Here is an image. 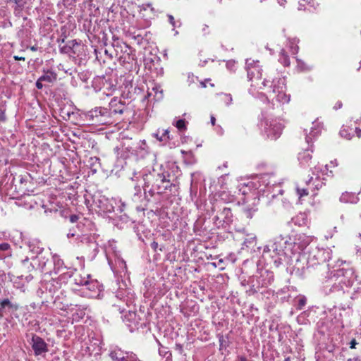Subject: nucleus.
I'll return each instance as SVG.
<instances>
[{"label": "nucleus", "mask_w": 361, "mask_h": 361, "mask_svg": "<svg viewBox=\"0 0 361 361\" xmlns=\"http://www.w3.org/2000/svg\"><path fill=\"white\" fill-rule=\"evenodd\" d=\"M246 69L247 78L252 81V86L262 89L268 86L269 98L273 102V105H276V102L279 105L287 104L290 101V94H286V86L285 78H273L271 81L265 78L262 80V68L258 61L247 59L246 61Z\"/></svg>", "instance_id": "f257e3e1"}, {"label": "nucleus", "mask_w": 361, "mask_h": 361, "mask_svg": "<svg viewBox=\"0 0 361 361\" xmlns=\"http://www.w3.org/2000/svg\"><path fill=\"white\" fill-rule=\"evenodd\" d=\"M293 249L291 238L280 235L264 247L263 255L273 258L274 263L279 267L282 263L283 257L291 258L294 255Z\"/></svg>", "instance_id": "f03ea898"}, {"label": "nucleus", "mask_w": 361, "mask_h": 361, "mask_svg": "<svg viewBox=\"0 0 361 361\" xmlns=\"http://www.w3.org/2000/svg\"><path fill=\"white\" fill-rule=\"evenodd\" d=\"M329 250L319 247L312 248L307 257H300L295 264V269L298 271L301 270V272L304 273L305 269H308L329 260L331 258Z\"/></svg>", "instance_id": "7ed1b4c3"}, {"label": "nucleus", "mask_w": 361, "mask_h": 361, "mask_svg": "<svg viewBox=\"0 0 361 361\" xmlns=\"http://www.w3.org/2000/svg\"><path fill=\"white\" fill-rule=\"evenodd\" d=\"M169 174L168 172L157 171L153 169L152 173L145 174L143 176L145 182L144 189L152 185L154 189L157 190L158 193H162L171 185L170 180L168 178Z\"/></svg>", "instance_id": "20e7f679"}, {"label": "nucleus", "mask_w": 361, "mask_h": 361, "mask_svg": "<svg viewBox=\"0 0 361 361\" xmlns=\"http://www.w3.org/2000/svg\"><path fill=\"white\" fill-rule=\"evenodd\" d=\"M274 281V274L267 270L262 271L259 276H252L249 279L250 284V291L257 293L262 287L270 285Z\"/></svg>", "instance_id": "39448f33"}, {"label": "nucleus", "mask_w": 361, "mask_h": 361, "mask_svg": "<svg viewBox=\"0 0 361 361\" xmlns=\"http://www.w3.org/2000/svg\"><path fill=\"white\" fill-rule=\"evenodd\" d=\"M331 272L336 277L334 280L338 281V283L343 285V287H351L356 279L353 269L341 268L333 270Z\"/></svg>", "instance_id": "423d86ee"}, {"label": "nucleus", "mask_w": 361, "mask_h": 361, "mask_svg": "<svg viewBox=\"0 0 361 361\" xmlns=\"http://www.w3.org/2000/svg\"><path fill=\"white\" fill-rule=\"evenodd\" d=\"M92 122L97 124H108L111 123V112L106 108L97 107L90 111L88 114Z\"/></svg>", "instance_id": "0eeeda50"}, {"label": "nucleus", "mask_w": 361, "mask_h": 361, "mask_svg": "<svg viewBox=\"0 0 361 361\" xmlns=\"http://www.w3.org/2000/svg\"><path fill=\"white\" fill-rule=\"evenodd\" d=\"M135 143L131 138L123 137L119 145L114 148V152L118 157L127 159L135 152Z\"/></svg>", "instance_id": "6e6552de"}, {"label": "nucleus", "mask_w": 361, "mask_h": 361, "mask_svg": "<svg viewBox=\"0 0 361 361\" xmlns=\"http://www.w3.org/2000/svg\"><path fill=\"white\" fill-rule=\"evenodd\" d=\"M336 279L335 276L331 271L326 277L325 281L323 282L322 290L325 295H329L331 293H336L343 292L344 287L338 281L334 280Z\"/></svg>", "instance_id": "1a4fd4ad"}, {"label": "nucleus", "mask_w": 361, "mask_h": 361, "mask_svg": "<svg viewBox=\"0 0 361 361\" xmlns=\"http://www.w3.org/2000/svg\"><path fill=\"white\" fill-rule=\"evenodd\" d=\"M262 126H264V131L267 137L273 140L280 136L283 128L282 125L276 120H265L262 122Z\"/></svg>", "instance_id": "9d476101"}, {"label": "nucleus", "mask_w": 361, "mask_h": 361, "mask_svg": "<svg viewBox=\"0 0 361 361\" xmlns=\"http://www.w3.org/2000/svg\"><path fill=\"white\" fill-rule=\"evenodd\" d=\"M94 202L101 212L111 213L115 211L114 204H116V199L109 200L104 195H99L94 198Z\"/></svg>", "instance_id": "9b49d317"}, {"label": "nucleus", "mask_w": 361, "mask_h": 361, "mask_svg": "<svg viewBox=\"0 0 361 361\" xmlns=\"http://www.w3.org/2000/svg\"><path fill=\"white\" fill-rule=\"evenodd\" d=\"M311 242V238L305 234L296 235L294 241H292L293 255L303 250Z\"/></svg>", "instance_id": "f8f14e48"}, {"label": "nucleus", "mask_w": 361, "mask_h": 361, "mask_svg": "<svg viewBox=\"0 0 361 361\" xmlns=\"http://www.w3.org/2000/svg\"><path fill=\"white\" fill-rule=\"evenodd\" d=\"M31 259H32V262H30L27 266V269L29 271H32L35 269H39L42 271H49L47 269H46L47 263L48 262L49 259L45 255L41 254L39 256H32Z\"/></svg>", "instance_id": "ddd939ff"}, {"label": "nucleus", "mask_w": 361, "mask_h": 361, "mask_svg": "<svg viewBox=\"0 0 361 361\" xmlns=\"http://www.w3.org/2000/svg\"><path fill=\"white\" fill-rule=\"evenodd\" d=\"M122 319L130 331H133L135 329L138 328L140 319L135 312L128 311L122 317Z\"/></svg>", "instance_id": "4468645a"}, {"label": "nucleus", "mask_w": 361, "mask_h": 361, "mask_svg": "<svg viewBox=\"0 0 361 361\" xmlns=\"http://www.w3.org/2000/svg\"><path fill=\"white\" fill-rule=\"evenodd\" d=\"M32 348L35 352V355H42L48 350L47 343L42 338L37 336H32Z\"/></svg>", "instance_id": "2eb2a0df"}, {"label": "nucleus", "mask_w": 361, "mask_h": 361, "mask_svg": "<svg viewBox=\"0 0 361 361\" xmlns=\"http://www.w3.org/2000/svg\"><path fill=\"white\" fill-rule=\"evenodd\" d=\"M83 290L88 291L86 293L87 297L95 298L99 295L101 289L97 281L90 279L86 286L83 287Z\"/></svg>", "instance_id": "dca6fc26"}, {"label": "nucleus", "mask_w": 361, "mask_h": 361, "mask_svg": "<svg viewBox=\"0 0 361 361\" xmlns=\"http://www.w3.org/2000/svg\"><path fill=\"white\" fill-rule=\"evenodd\" d=\"M125 104L116 97L113 98L109 102V111L111 112V116L116 114H122L125 111Z\"/></svg>", "instance_id": "f3484780"}, {"label": "nucleus", "mask_w": 361, "mask_h": 361, "mask_svg": "<svg viewBox=\"0 0 361 361\" xmlns=\"http://www.w3.org/2000/svg\"><path fill=\"white\" fill-rule=\"evenodd\" d=\"M312 127L311 128V130L309 135H306V142L309 144L312 141V138L317 136L322 129V124L318 121L316 120L312 122Z\"/></svg>", "instance_id": "a211bd4d"}, {"label": "nucleus", "mask_w": 361, "mask_h": 361, "mask_svg": "<svg viewBox=\"0 0 361 361\" xmlns=\"http://www.w3.org/2000/svg\"><path fill=\"white\" fill-rule=\"evenodd\" d=\"M311 159L312 155L310 154V149H306L302 152H300L298 154V160L300 161V164L303 167L310 166Z\"/></svg>", "instance_id": "6ab92c4d"}, {"label": "nucleus", "mask_w": 361, "mask_h": 361, "mask_svg": "<svg viewBox=\"0 0 361 361\" xmlns=\"http://www.w3.org/2000/svg\"><path fill=\"white\" fill-rule=\"evenodd\" d=\"M308 188L314 190H319L324 185V182L319 178H313L310 177L309 180L306 182Z\"/></svg>", "instance_id": "aec40b11"}, {"label": "nucleus", "mask_w": 361, "mask_h": 361, "mask_svg": "<svg viewBox=\"0 0 361 361\" xmlns=\"http://www.w3.org/2000/svg\"><path fill=\"white\" fill-rule=\"evenodd\" d=\"M359 198L357 195L353 192H343L340 197V201L343 203L355 204L358 202Z\"/></svg>", "instance_id": "412c9836"}, {"label": "nucleus", "mask_w": 361, "mask_h": 361, "mask_svg": "<svg viewBox=\"0 0 361 361\" xmlns=\"http://www.w3.org/2000/svg\"><path fill=\"white\" fill-rule=\"evenodd\" d=\"M126 351L122 350L120 348L116 346L109 352V357L112 361H121Z\"/></svg>", "instance_id": "4be33fe9"}, {"label": "nucleus", "mask_w": 361, "mask_h": 361, "mask_svg": "<svg viewBox=\"0 0 361 361\" xmlns=\"http://www.w3.org/2000/svg\"><path fill=\"white\" fill-rule=\"evenodd\" d=\"M40 80L47 83H51L54 82L57 78V75L52 71H44V74L39 77Z\"/></svg>", "instance_id": "5701e85b"}, {"label": "nucleus", "mask_w": 361, "mask_h": 361, "mask_svg": "<svg viewBox=\"0 0 361 361\" xmlns=\"http://www.w3.org/2000/svg\"><path fill=\"white\" fill-rule=\"evenodd\" d=\"M153 135L160 142H166L170 139L169 131L166 129H158Z\"/></svg>", "instance_id": "b1692460"}, {"label": "nucleus", "mask_w": 361, "mask_h": 361, "mask_svg": "<svg viewBox=\"0 0 361 361\" xmlns=\"http://www.w3.org/2000/svg\"><path fill=\"white\" fill-rule=\"evenodd\" d=\"M28 246L30 252L33 255H36V256L40 255L44 250V248L41 247L40 244L36 241L30 242Z\"/></svg>", "instance_id": "393cba45"}, {"label": "nucleus", "mask_w": 361, "mask_h": 361, "mask_svg": "<svg viewBox=\"0 0 361 361\" xmlns=\"http://www.w3.org/2000/svg\"><path fill=\"white\" fill-rule=\"evenodd\" d=\"M90 280V275L87 274H77L74 276L75 283L84 287Z\"/></svg>", "instance_id": "a878e982"}, {"label": "nucleus", "mask_w": 361, "mask_h": 361, "mask_svg": "<svg viewBox=\"0 0 361 361\" xmlns=\"http://www.w3.org/2000/svg\"><path fill=\"white\" fill-rule=\"evenodd\" d=\"M53 259V263H54V271L55 274H57L59 271H60L63 267V262L60 258V257L55 254L52 256Z\"/></svg>", "instance_id": "bb28decb"}, {"label": "nucleus", "mask_w": 361, "mask_h": 361, "mask_svg": "<svg viewBox=\"0 0 361 361\" xmlns=\"http://www.w3.org/2000/svg\"><path fill=\"white\" fill-rule=\"evenodd\" d=\"M220 215L223 219L224 223L229 224L230 223L232 222L233 214L231 209L226 207L224 208Z\"/></svg>", "instance_id": "cd10ccee"}, {"label": "nucleus", "mask_w": 361, "mask_h": 361, "mask_svg": "<svg viewBox=\"0 0 361 361\" xmlns=\"http://www.w3.org/2000/svg\"><path fill=\"white\" fill-rule=\"evenodd\" d=\"M273 176L269 174H264L260 178V183L264 185L266 188L274 185L276 181L275 180H271Z\"/></svg>", "instance_id": "c85d7f7f"}, {"label": "nucleus", "mask_w": 361, "mask_h": 361, "mask_svg": "<svg viewBox=\"0 0 361 361\" xmlns=\"http://www.w3.org/2000/svg\"><path fill=\"white\" fill-rule=\"evenodd\" d=\"M297 61V66L296 68L300 72H307L312 70V67L308 64H307L303 61L296 59Z\"/></svg>", "instance_id": "c756f323"}, {"label": "nucleus", "mask_w": 361, "mask_h": 361, "mask_svg": "<svg viewBox=\"0 0 361 361\" xmlns=\"http://www.w3.org/2000/svg\"><path fill=\"white\" fill-rule=\"evenodd\" d=\"M299 40L296 38L289 39L288 46L290 51L292 54H296L298 52L299 47L298 46Z\"/></svg>", "instance_id": "7c9ffc66"}, {"label": "nucleus", "mask_w": 361, "mask_h": 361, "mask_svg": "<svg viewBox=\"0 0 361 361\" xmlns=\"http://www.w3.org/2000/svg\"><path fill=\"white\" fill-rule=\"evenodd\" d=\"M279 61L283 64L284 66H288L290 65V60L288 56L286 54L285 51L283 49L281 50Z\"/></svg>", "instance_id": "2f4dec72"}, {"label": "nucleus", "mask_w": 361, "mask_h": 361, "mask_svg": "<svg viewBox=\"0 0 361 361\" xmlns=\"http://www.w3.org/2000/svg\"><path fill=\"white\" fill-rule=\"evenodd\" d=\"M340 135L341 137L350 140L353 137V130L352 129H348L346 126H343L341 130H340Z\"/></svg>", "instance_id": "473e14b6"}, {"label": "nucleus", "mask_w": 361, "mask_h": 361, "mask_svg": "<svg viewBox=\"0 0 361 361\" xmlns=\"http://www.w3.org/2000/svg\"><path fill=\"white\" fill-rule=\"evenodd\" d=\"M257 209L254 207H245L243 209L244 214L247 219H252Z\"/></svg>", "instance_id": "72a5a7b5"}, {"label": "nucleus", "mask_w": 361, "mask_h": 361, "mask_svg": "<svg viewBox=\"0 0 361 361\" xmlns=\"http://www.w3.org/2000/svg\"><path fill=\"white\" fill-rule=\"evenodd\" d=\"M114 207L115 209H116L119 212H122L124 211L126 204L123 202L121 200H116V204H115Z\"/></svg>", "instance_id": "f704fd0d"}, {"label": "nucleus", "mask_w": 361, "mask_h": 361, "mask_svg": "<svg viewBox=\"0 0 361 361\" xmlns=\"http://www.w3.org/2000/svg\"><path fill=\"white\" fill-rule=\"evenodd\" d=\"M306 302H307V299L305 296H303V295L299 296L297 308L299 310H302L306 305Z\"/></svg>", "instance_id": "c9c22d12"}, {"label": "nucleus", "mask_w": 361, "mask_h": 361, "mask_svg": "<svg viewBox=\"0 0 361 361\" xmlns=\"http://www.w3.org/2000/svg\"><path fill=\"white\" fill-rule=\"evenodd\" d=\"M222 101L226 104L230 105L232 103L233 99L230 94H221Z\"/></svg>", "instance_id": "e433bc0d"}, {"label": "nucleus", "mask_w": 361, "mask_h": 361, "mask_svg": "<svg viewBox=\"0 0 361 361\" xmlns=\"http://www.w3.org/2000/svg\"><path fill=\"white\" fill-rule=\"evenodd\" d=\"M10 307L11 308L13 307L11 302L8 299H4L0 302V311H1L5 307Z\"/></svg>", "instance_id": "4c0bfd02"}, {"label": "nucleus", "mask_w": 361, "mask_h": 361, "mask_svg": "<svg viewBox=\"0 0 361 361\" xmlns=\"http://www.w3.org/2000/svg\"><path fill=\"white\" fill-rule=\"evenodd\" d=\"M256 237L255 235H248V238H245L243 242V245L249 247L250 245L253 244L255 242Z\"/></svg>", "instance_id": "58836bf2"}, {"label": "nucleus", "mask_w": 361, "mask_h": 361, "mask_svg": "<svg viewBox=\"0 0 361 361\" xmlns=\"http://www.w3.org/2000/svg\"><path fill=\"white\" fill-rule=\"evenodd\" d=\"M296 191L299 198L307 196L308 195L307 189L306 188H300L299 187H297Z\"/></svg>", "instance_id": "ea45409f"}, {"label": "nucleus", "mask_w": 361, "mask_h": 361, "mask_svg": "<svg viewBox=\"0 0 361 361\" xmlns=\"http://www.w3.org/2000/svg\"><path fill=\"white\" fill-rule=\"evenodd\" d=\"M157 343H158L159 345L160 346L159 348V354L162 357L166 356V355L168 353H169V352L167 350V348L162 346L159 341H157Z\"/></svg>", "instance_id": "a19ab883"}, {"label": "nucleus", "mask_w": 361, "mask_h": 361, "mask_svg": "<svg viewBox=\"0 0 361 361\" xmlns=\"http://www.w3.org/2000/svg\"><path fill=\"white\" fill-rule=\"evenodd\" d=\"M176 126L179 130H184L186 128L185 122L183 119L177 121Z\"/></svg>", "instance_id": "79ce46f5"}, {"label": "nucleus", "mask_w": 361, "mask_h": 361, "mask_svg": "<svg viewBox=\"0 0 361 361\" xmlns=\"http://www.w3.org/2000/svg\"><path fill=\"white\" fill-rule=\"evenodd\" d=\"M135 192L134 194V200H137L141 197V187L140 185H135Z\"/></svg>", "instance_id": "37998d69"}, {"label": "nucleus", "mask_w": 361, "mask_h": 361, "mask_svg": "<svg viewBox=\"0 0 361 361\" xmlns=\"http://www.w3.org/2000/svg\"><path fill=\"white\" fill-rule=\"evenodd\" d=\"M85 312L83 310H80V312H73V319L78 321L79 319H81L84 317Z\"/></svg>", "instance_id": "c03bdc74"}, {"label": "nucleus", "mask_w": 361, "mask_h": 361, "mask_svg": "<svg viewBox=\"0 0 361 361\" xmlns=\"http://www.w3.org/2000/svg\"><path fill=\"white\" fill-rule=\"evenodd\" d=\"M77 307V305H67L66 306H63V307H61V309L62 310H64V311H67L68 312H73L74 310H76V308Z\"/></svg>", "instance_id": "a18cd8bd"}, {"label": "nucleus", "mask_w": 361, "mask_h": 361, "mask_svg": "<svg viewBox=\"0 0 361 361\" xmlns=\"http://www.w3.org/2000/svg\"><path fill=\"white\" fill-rule=\"evenodd\" d=\"M337 165H338V163H337V161H336V160L331 161L330 162V164H329V165L326 164V165L324 166V168H325V171H328V170H329V166H331V167H335V166H336Z\"/></svg>", "instance_id": "49530a36"}, {"label": "nucleus", "mask_w": 361, "mask_h": 361, "mask_svg": "<svg viewBox=\"0 0 361 361\" xmlns=\"http://www.w3.org/2000/svg\"><path fill=\"white\" fill-rule=\"evenodd\" d=\"M168 18H169V21L170 24L173 27H175L176 26V22H175V19H174L173 16H171V15H169Z\"/></svg>", "instance_id": "de8ad7c7"}, {"label": "nucleus", "mask_w": 361, "mask_h": 361, "mask_svg": "<svg viewBox=\"0 0 361 361\" xmlns=\"http://www.w3.org/2000/svg\"><path fill=\"white\" fill-rule=\"evenodd\" d=\"M78 219H79V216L78 215L73 214L70 216V221L71 223H75L78 220Z\"/></svg>", "instance_id": "09e8293b"}, {"label": "nucleus", "mask_w": 361, "mask_h": 361, "mask_svg": "<svg viewBox=\"0 0 361 361\" xmlns=\"http://www.w3.org/2000/svg\"><path fill=\"white\" fill-rule=\"evenodd\" d=\"M42 80H40V78H39L36 82V87L37 89L41 90L43 87Z\"/></svg>", "instance_id": "8fccbe9b"}, {"label": "nucleus", "mask_w": 361, "mask_h": 361, "mask_svg": "<svg viewBox=\"0 0 361 361\" xmlns=\"http://www.w3.org/2000/svg\"><path fill=\"white\" fill-rule=\"evenodd\" d=\"M8 248H9V245L8 243L0 244V250H7Z\"/></svg>", "instance_id": "3c124183"}, {"label": "nucleus", "mask_w": 361, "mask_h": 361, "mask_svg": "<svg viewBox=\"0 0 361 361\" xmlns=\"http://www.w3.org/2000/svg\"><path fill=\"white\" fill-rule=\"evenodd\" d=\"M20 179V182L21 183H23L24 182H26L27 180V178H28V176L27 175H25V176H20L18 177Z\"/></svg>", "instance_id": "603ef678"}, {"label": "nucleus", "mask_w": 361, "mask_h": 361, "mask_svg": "<svg viewBox=\"0 0 361 361\" xmlns=\"http://www.w3.org/2000/svg\"><path fill=\"white\" fill-rule=\"evenodd\" d=\"M357 343L356 342V340H355V339H353V340L350 342V343H349V345H350V348L351 349H354V348H355V346H356V345H357Z\"/></svg>", "instance_id": "864d4df0"}, {"label": "nucleus", "mask_w": 361, "mask_h": 361, "mask_svg": "<svg viewBox=\"0 0 361 361\" xmlns=\"http://www.w3.org/2000/svg\"><path fill=\"white\" fill-rule=\"evenodd\" d=\"M75 236H78V234L75 232H72L71 230H70V231L67 233V238H72V237H75Z\"/></svg>", "instance_id": "5fc2aeb1"}, {"label": "nucleus", "mask_w": 361, "mask_h": 361, "mask_svg": "<svg viewBox=\"0 0 361 361\" xmlns=\"http://www.w3.org/2000/svg\"><path fill=\"white\" fill-rule=\"evenodd\" d=\"M151 247L154 250L156 251L157 249L158 248V243L155 241H153L152 243H151Z\"/></svg>", "instance_id": "6e6d98bb"}, {"label": "nucleus", "mask_w": 361, "mask_h": 361, "mask_svg": "<svg viewBox=\"0 0 361 361\" xmlns=\"http://www.w3.org/2000/svg\"><path fill=\"white\" fill-rule=\"evenodd\" d=\"M28 262H29V257H26L24 259L22 260V264L24 266H26L28 264Z\"/></svg>", "instance_id": "4d7b16f0"}, {"label": "nucleus", "mask_w": 361, "mask_h": 361, "mask_svg": "<svg viewBox=\"0 0 361 361\" xmlns=\"http://www.w3.org/2000/svg\"><path fill=\"white\" fill-rule=\"evenodd\" d=\"M355 133L358 137H361V130L359 128H355Z\"/></svg>", "instance_id": "13d9d810"}, {"label": "nucleus", "mask_w": 361, "mask_h": 361, "mask_svg": "<svg viewBox=\"0 0 361 361\" xmlns=\"http://www.w3.org/2000/svg\"><path fill=\"white\" fill-rule=\"evenodd\" d=\"M14 59L16 61H25V58L24 57H21V56H13Z\"/></svg>", "instance_id": "bf43d9fd"}, {"label": "nucleus", "mask_w": 361, "mask_h": 361, "mask_svg": "<svg viewBox=\"0 0 361 361\" xmlns=\"http://www.w3.org/2000/svg\"><path fill=\"white\" fill-rule=\"evenodd\" d=\"M210 121H211L212 125L214 126L215 123H216V118H215V117L214 116H211Z\"/></svg>", "instance_id": "052dcab7"}, {"label": "nucleus", "mask_w": 361, "mask_h": 361, "mask_svg": "<svg viewBox=\"0 0 361 361\" xmlns=\"http://www.w3.org/2000/svg\"><path fill=\"white\" fill-rule=\"evenodd\" d=\"M341 106H342V103L339 102L336 104V106H334V109H340Z\"/></svg>", "instance_id": "680f3d73"}, {"label": "nucleus", "mask_w": 361, "mask_h": 361, "mask_svg": "<svg viewBox=\"0 0 361 361\" xmlns=\"http://www.w3.org/2000/svg\"><path fill=\"white\" fill-rule=\"evenodd\" d=\"M208 29V26L207 25H203L202 31L204 33H206L207 30Z\"/></svg>", "instance_id": "e2e57ef3"}, {"label": "nucleus", "mask_w": 361, "mask_h": 361, "mask_svg": "<svg viewBox=\"0 0 361 361\" xmlns=\"http://www.w3.org/2000/svg\"><path fill=\"white\" fill-rule=\"evenodd\" d=\"M72 44H73V48L76 45V46H78L79 44L76 42V40H73L71 42Z\"/></svg>", "instance_id": "0e129e2a"}, {"label": "nucleus", "mask_w": 361, "mask_h": 361, "mask_svg": "<svg viewBox=\"0 0 361 361\" xmlns=\"http://www.w3.org/2000/svg\"><path fill=\"white\" fill-rule=\"evenodd\" d=\"M30 50H32V51H35L37 50V47L35 46H32L30 47Z\"/></svg>", "instance_id": "69168bd1"}, {"label": "nucleus", "mask_w": 361, "mask_h": 361, "mask_svg": "<svg viewBox=\"0 0 361 361\" xmlns=\"http://www.w3.org/2000/svg\"><path fill=\"white\" fill-rule=\"evenodd\" d=\"M218 128H219V133L221 135H222L223 134V129H222V128L221 126H218Z\"/></svg>", "instance_id": "338daca9"}, {"label": "nucleus", "mask_w": 361, "mask_h": 361, "mask_svg": "<svg viewBox=\"0 0 361 361\" xmlns=\"http://www.w3.org/2000/svg\"><path fill=\"white\" fill-rule=\"evenodd\" d=\"M285 2H286V1H285V0H279V3L281 5H282V6L284 4V3H285Z\"/></svg>", "instance_id": "774afa93"}]
</instances>
